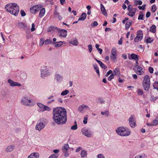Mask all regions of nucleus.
Segmentation results:
<instances>
[{
	"label": "nucleus",
	"instance_id": "10",
	"mask_svg": "<svg viewBox=\"0 0 158 158\" xmlns=\"http://www.w3.org/2000/svg\"><path fill=\"white\" fill-rule=\"evenodd\" d=\"M89 107L85 104H83L79 106L78 108V110L81 113H83L84 110H89Z\"/></svg>",
	"mask_w": 158,
	"mask_h": 158
},
{
	"label": "nucleus",
	"instance_id": "25",
	"mask_svg": "<svg viewBox=\"0 0 158 158\" xmlns=\"http://www.w3.org/2000/svg\"><path fill=\"white\" fill-rule=\"evenodd\" d=\"M45 12V10L44 8H43L41 9L39 14V17L40 18L43 17L44 15Z\"/></svg>",
	"mask_w": 158,
	"mask_h": 158
},
{
	"label": "nucleus",
	"instance_id": "39",
	"mask_svg": "<svg viewBox=\"0 0 158 158\" xmlns=\"http://www.w3.org/2000/svg\"><path fill=\"white\" fill-rule=\"evenodd\" d=\"M144 16V14L140 11L139 12V15L138 17V20H143V17Z\"/></svg>",
	"mask_w": 158,
	"mask_h": 158
},
{
	"label": "nucleus",
	"instance_id": "13",
	"mask_svg": "<svg viewBox=\"0 0 158 158\" xmlns=\"http://www.w3.org/2000/svg\"><path fill=\"white\" fill-rule=\"evenodd\" d=\"M8 82L10 84V86H21V84L20 83L15 82L10 79H8Z\"/></svg>",
	"mask_w": 158,
	"mask_h": 158
},
{
	"label": "nucleus",
	"instance_id": "32",
	"mask_svg": "<svg viewBox=\"0 0 158 158\" xmlns=\"http://www.w3.org/2000/svg\"><path fill=\"white\" fill-rule=\"evenodd\" d=\"M150 31L153 33L156 31V26L154 25H152L151 27Z\"/></svg>",
	"mask_w": 158,
	"mask_h": 158
},
{
	"label": "nucleus",
	"instance_id": "62",
	"mask_svg": "<svg viewBox=\"0 0 158 158\" xmlns=\"http://www.w3.org/2000/svg\"><path fill=\"white\" fill-rule=\"evenodd\" d=\"M95 59L96 60L97 62L98 63L100 66H101L102 65L103 63L101 61L97 60L96 58H95Z\"/></svg>",
	"mask_w": 158,
	"mask_h": 158
},
{
	"label": "nucleus",
	"instance_id": "43",
	"mask_svg": "<svg viewBox=\"0 0 158 158\" xmlns=\"http://www.w3.org/2000/svg\"><path fill=\"white\" fill-rule=\"evenodd\" d=\"M153 126H156L158 124V118H156L152 122Z\"/></svg>",
	"mask_w": 158,
	"mask_h": 158
},
{
	"label": "nucleus",
	"instance_id": "63",
	"mask_svg": "<svg viewBox=\"0 0 158 158\" xmlns=\"http://www.w3.org/2000/svg\"><path fill=\"white\" fill-rule=\"evenodd\" d=\"M88 118L87 117H85L84 118V120L83 121V122L84 124H86L87 123Z\"/></svg>",
	"mask_w": 158,
	"mask_h": 158
},
{
	"label": "nucleus",
	"instance_id": "18",
	"mask_svg": "<svg viewBox=\"0 0 158 158\" xmlns=\"http://www.w3.org/2000/svg\"><path fill=\"white\" fill-rule=\"evenodd\" d=\"M55 79L58 82L61 81L63 79V77L59 74H56L55 76Z\"/></svg>",
	"mask_w": 158,
	"mask_h": 158
},
{
	"label": "nucleus",
	"instance_id": "14",
	"mask_svg": "<svg viewBox=\"0 0 158 158\" xmlns=\"http://www.w3.org/2000/svg\"><path fill=\"white\" fill-rule=\"evenodd\" d=\"M58 32H60L59 36L65 38L67 35V30L64 29H60L58 28L57 31Z\"/></svg>",
	"mask_w": 158,
	"mask_h": 158
},
{
	"label": "nucleus",
	"instance_id": "50",
	"mask_svg": "<svg viewBox=\"0 0 158 158\" xmlns=\"http://www.w3.org/2000/svg\"><path fill=\"white\" fill-rule=\"evenodd\" d=\"M127 9L129 11L133 10V9H136L135 8H133L131 5H129L128 6Z\"/></svg>",
	"mask_w": 158,
	"mask_h": 158
},
{
	"label": "nucleus",
	"instance_id": "4",
	"mask_svg": "<svg viewBox=\"0 0 158 158\" xmlns=\"http://www.w3.org/2000/svg\"><path fill=\"white\" fill-rule=\"evenodd\" d=\"M41 77L42 78L44 79L45 77L50 75L52 74V71L50 68L47 66H45L41 69Z\"/></svg>",
	"mask_w": 158,
	"mask_h": 158
},
{
	"label": "nucleus",
	"instance_id": "27",
	"mask_svg": "<svg viewBox=\"0 0 158 158\" xmlns=\"http://www.w3.org/2000/svg\"><path fill=\"white\" fill-rule=\"evenodd\" d=\"M86 14L85 13H82L80 17L78 19V21H84L86 17Z\"/></svg>",
	"mask_w": 158,
	"mask_h": 158
},
{
	"label": "nucleus",
	"instance_id": "16",
	"mask_svg": "<svg viewBox=\"0 0 158 158\" xmlns=\"http://www.w3.org/2000/svg\"><path fill=\"white\" fill-rule=\"evenodd\" d=\"M45 126L44 123L40 122L39 123L37 124L36 126V129L39 131H40L45 127Z\"/></svg>",
	"mask_w": 158,
	"mask_h": 158
},
{
	"label": "nucleus",
	"instance_id": "20",
	"mask_svg": "<svg viewBox=\"0 0 158 158\" xmlns=\"http://www.w3.org/2000/svg\"><path fill=\"white\" fill-rule=\"evenodd\" d=\"M128 57L129 59L130 60L132 59L135 60H139V57L138 56L134 53H132L130 56H128Z\"/></svg>",
	"mask_w": 158,
	"mask_h": 158
},
{
	"label": "nucleus",
	"instance_id": "8",
	"mask_svg": "<svg viewBox=\"0 0 158 158\" xmlns=\"http://www.w3.org/2000/svg\"><path fill=\"white\" fill-rule=\"evenodd\" d=\"M37 106L40 109V111L44 112L45 111H49L51 110V108L48 106L44 105L41 103L38 102L37 103Z\"/></svg>",
	"mask_w": 158,
	"mask_h": 158
},
{
	"label": "nucleus",
	"instance_id": "41",
	"mask_svg": "<svg viewBox=\"0 0 158 158\" xmlns=\"http://www.w3.org/2000/svg\"><path fill=\"white\" fill-rule=\"evenodd\" d=\"M138 36H140L143 38V32L141 30H139L137 32V35Z\"/></svg>",
	"mask_w": 158,
	"mask_h": 158
},
{
	"label": "nucleus",
	"instance_id": "40",
	"mask_svg": "<svg viewBox=\"0 0 158 158\" xmlns=\"http://www.w3.org/2000/svg\"><path fill=\"white\" fill-rule=\"evenodd\" d=\"M53 42L50 39H47L45 40V45H47L49 44H53Z\"/></svg>",
	"mask_w": 158,
	"mask_h": 158
},
{
	"label": "nucleus",
	"instance_id": "51",
	"mask_svg": "<svg viewBox=\"0 0 158 158\" xmlns=\"http://www.w3.org/2000/svg\"><path fill=\"white\" fill-rule=\"evenodd\" d=\"M114 74L112 73L108 77V80L110 81L112 79L114 78Z\"/></svg>",
	"mask_w": 158,
	"mask_h": 158
},
{
	"label": "nucleus",
	"instance_id": "21",
	"mask_svg": "<svg viewBox=\"0 0 158 158\" xmlns=\"http://www.w3.org/2000/svg\"><path fill=\"white\" fill-rule=\"evenodd\" d=\"M54 15L55 17H57L59 20H60L62 19V17L60 15L59 13L56 10H55L54 12Z\"/></svg>",
	"mask_w": 158,
	"mask_h": 158
},
{
	"label": "nucleus",
	"instance_id": "29",
	"mask_svg": "<svg viewBox=\"0 0 158 158\" xmlns=\"http://www.w3.org/2000/svg\"><path fill=\"white\" fill-rule=\"evenodd\" d=\"M132 24V21L131 20H129L127 22L125 25V29L127 30L128 29Z\"/></svg>",
	"mask_w": 158,
	"mask_h": 158
},
{
	"label": "nucleus",
	"instance_id": "38",
	"mask_svg": "<svg viewBox=\"0 0 158 158\" xmlns=\"http://www.w3.org/2000/svg\"><path fill=\"white\" fill-rule=\"evenodd\" d=\"M134 5H135V6H137L138 5H141L142 3V2L141 1L139 0H135L134 1Z\"/></svg>",
	"mask_w": 158,
	"mask_h": 158
},
{
	"label": "nucleus",
	"instance_id": "15",
	"mask_svg": "<svg viewBox=\"0 0 158 158\" xmlns=\"http://www.w3.org/2000/svg\"><path fill=\"white\" fill-rule=\"evenodd\" d=\"M129 124L131 127H134L136 126L135 121L134 119L133 116H131L129 118Z\"/></svg>",
	"mask_w": 158,
	"mask_h": 158
},
{
	"label": "nucleus",
	"instance_id": "54",
	"mask_svg": "<svg viewBox=\"0 0 158 158\" xmlns=\"http://www.w3.org/2000/svg\"><path fill=\"white\" fill-rule=\"evenodd\" d=\"M88 48L89 50V52H91L92 51V45L91 44L88 45Z\"/></svg>",
	"mask_w": 158,
	"mask_h": 158
},
{
	"label": "nucleus",
	"instance_id": "52",
	"mask_svg": "<svg viewBox=\"0 0 158 158\" xmlns=\"http://www.w3.org/2000/svg\"><path fill=\"white\" fill-rule=\"evenodd\" d=\"M35 30V25L34 23H32L31 25V31L33 32Z\"/></svg>",
	"mask_w": 158,
	"mask_h": 158
},
{
	"label": "nucleus",
	"instance_id": "30",
	"mask_svg": "<svg viewBox=\"0 0 158 158\" xmlns=\"http://www.w3.org/2000/svg\"><path fill=\"white\" fill-rule=\"evenodd\" d=\"M133 10L129 11V12L127 13V15L131 16V17H133L134 16L135 12H136V9H133Z\"/></svg>",
	"mask_w": 158,
	"mask_h": 158
},
{
	"label": "nucleus",
	"instance_id": "7",
	"mask_svg": "<svg viewBox=\"0 0 158 158\" xmlns=\"http://www.w3.org/2000/svg\"><path fill=\"white\" fill-rule=\"evenodd\" d=\"M82 134L87 137H90L92 136V132L88 128L84 127L81 129Z\"/></svg>",
	"mask_w": 158,
	"mask_h": 158
},
{
	"label": "nucleus",
	"instance_id": "31",
	"mask_svg": "<svg viewBox=\"0 0 158 158\" xmlns=\"http://www.w3.org/2000/svg\"><path fill=\"white\" fill-rule=\"evenodd\" d=\"M69 148V144L68 143L64 144L62 147V150L63 151H68Z\"/></svg>",
	"mask_w": 158,
	"mask_h": 158
},
{
	"label": "nucleus",
	"instance_id": "26",
	"mask_svg": "<svg viewBox=\"0 0 158 158\" xmlns=\"http://www.w3.org/2000/svg\"><path fill=\"white\" fill-rule=\"evenodd\" d=\"M96 100L97 102L98 103L102 104L104 103V101L103 99L101 97H98L96 98Z\"/></svg>",
	"mask_w": 158,
	"mask_h": 158
},
{
	"label": "nucleus",
	"instance_id": "9",
	"mask_svg": "<svg viewBox=\"0 0 158 158\" xmlns=\"http://www.w3.org/2000/svg\"><path fill=\"white\" fill-rule=\"evenodd\" d=\"M42 6H43L41 5L34 6L30 8V12L32 14H35L37 11L41 9Z\"/></svg>",
	"mask_w": 158,
	"mask_h": 158
},
{
	"label": "nucleus",
	"instance_id": "64",
	"mask_svg": "<svg viewBox=\"0 0 158 158\" xmlns=\"http://www.w3.org/2000/svg\"><path fill=\"white\" fill-rule=\"evenodd\" d=\"M151 15V13L150 12H147L146 15V18H148Z\"/></svg>",
	"mask_w": 158,
	"mask_h": 158
},
{
	"label": "nucleus",
	"instance_id": "12",
	"mask_svg": "<svg viewBox=\"0 0 158 158\" xmlns=\"http://www.w3.org/2000/svg\"><path fill=\"white\" fill-rule=\"evenodd\" d=\"M54 96L51 95L49 96L47 98V103L48 105H50L54 103L55 102V99H54Z\"/></svg>",
	"mask_w": 158,
	"mask_h": 158
},
{
	"label": "nucleus",
	"instance_id": "34",
	"mask_svg": "<svg viewBox=\"0 0 158 158\" xmlns=\"http://www.w3.org/2000/svg\"><path fill=\"white\" fill-rule=\"evenodd\" d=\"M93 67L94 69L96 70L97 73L98 74V76H99V71L98 66L97 64H95L93 65Z\"/></svg>",
	"mask_w": 158,
	"mask_h": 158
},
{
	"label": "nucleus",
	"instance_id": "5",
	"mask_svg": "<svg viewBox=\"0 0 158 158\" xmlns=\"http://www.w3.org/2000/svg\"><path fill=\"white\" fill-rule=\"evenodd\" d=\"M142 85L145 91L148 90L150 87V77L148 75H146L144 77Z\"/></svg>",
	"mask_w": 158,
	"mask_h": 158
},
{
	"label": "nucleus",
	"instance_id": "22",
	"mask_svg": "<svg viewBox=\"0 0 158 158\" xmlns=\"http://www.w3.org/2000/svg\"><path fill=\"white\" fill-rule=\"evenodd\" d=\"M15 146L14 145H10L7 146L5 149V151L6 152H9L12 151Z\"/></svg>",
	"mask_w": 158,
	"mask_h": 158
},
{
	"label": "nucleus",
	"instance_id": "42",
	"mask_svg": "<svg viewBox=\"0 0 158 158\" xmlns=\"http://www.w3.org/2000/svg\"><path fill=\"white\" fill-rule=\"evenodd\" d=\"M138 94L139 95H143V90L140 89H138L137 90Z\"/></svg>",
	"mask_w": 158,
	"mask_h": 158
},
{
	"label": "nucleus",
	"instance_id": "44",
	"mask_svg": "<svg viewBox=\"0 0 158 158\" xmlns=\"http://www.w3.org/2000/svg\"><path fill=\"white\" fill-rule=\"evenodd\" d=\"M154 40L151 38L148 37L146 40V42L147 43H152Z\"/></svg>",
	"mask_w": 158,
	"mask_h": 158
},
{
	"label": "nucleus",
	"instance_id": "37",
	"mask_svg": "<svg viewBox=\"0 0 158 158\" xmlns=\"http://www.w3.org/2000/svg\"><path fill=\"white\" fill-rule=\"evenodd\" d=\"M18 26L19 28L23 29H24L26 27L25 24L23 22L19 23Z\"/></svg>",
	"mask_w": 158,
	"mask_h": 158
},
{
	"label": "nucleus",
	"instance_id": "56",
	"mask_svg": "<svg viewBox=\"0 0 158 158\" xmlns=\"http://www.w3.org/2000/svg\"><path fill=\"white\" fill-rule=\"evenodd\" d=\"M77 128V125H74L72 126L71 127V129L72 130H76Z\"/></svg>",
	"mask_w": 158,
	"mask_h": 158
},
{
	"label": "nucleus",
	"instance_id": "46",
	"mask_svg": "<svg viewBox=\"0 0 158 158\" xmlns=\"http://www.w3.org/2000/svg\"><path fill=\"white\" fill-rule=\"evenodd\" d=\"M45 44L44 39V38H41L40 40V45L42 46L44 44Z\"/></svg>",
	"mask_w": 158,
	"mask_h": 158
},
{
	"label": "nucleus",
	"instance_id": "49",
	"mask_svg": "<svg viewBox=\"0 0 158 158\" xmlns=\"http://www.w3.org/2000/svg\"><path fill=\"white\" fill-rule=\"evenodd\" d=\"M156 10V8L155 5H154L152 6L151 11L153 12H154Z\"/></svg>",
	"mask_w": 158,
	"mask_h": 158
},
{
	"label": "nucleus",
	"instance_id": "2",
	"mask_svg": "<svg viewBox=\"0 0 158 158\" xmlns=\"http://www.w3.org/2000/svg\"><path fill=\"white\" fill-rule=\"evenodd\" d=\"M7 12L15 16H17L19 12V7L16 3H10L7 4L5 6Z\"/></svg>",
	"mask_w": 158,
	"mask_h": 158
},
{
	"label": "nucleus",
	"instance_id": "24",
	"mask_svg": "<svg viewBox=\"0 0 158 158\" xmlns=\"http://www.w3.org/2000/svg\"><path fill=\"white\" fill-rule=\"evenodd\" d=\"M101 10L103 15L105 16H107V14L106 10L102 4H100Z\"/></svg>",
	"mask_w": 158,
	"mask_h": 158
},
{
	"label": "nucleus",
	"instance_id": "23",
	"mask_svg": "<svg viewBox=\"0 0 158 158\" xmlns=\"http://www.w3.org/2000/svg\"><path fill=\"white\" fill-rule=\"evenodd\" d=\"M69 43L73 45L77 46L78 44V42L76 38H73L69 41Z\"/></svg>",
	"mask_w": 158,
	"mask_h": 158
},
{
	"label": "nucleus",
	"instance_id": "45",
	"mask_svg": "<svg viewBox=\"0 0 158 158\" xmlns=\"http://www.w3.org/2000/svg\"><path fill=\"white\" fill-rule=\"evenodd\" d=\"M69 93V91L68 90H65L64 91L62 92L61 93V95L62 96L65 95Z\"/></svg>",
	"mask_w": 158,
	"mask_h": 158
},
{
	"label": "nucleus",
	"instance_id": "59",
	"mask_svg": "<svg viewBox=\"0 0 158 158\" xmlns=\"http://www.w3.org/2000/svg\"><path fill=\"white\" fill-rule=\"evenodd\" d=\"M98 23L97 21H95L94 22L93 24L91 25L92 27H96L98 26Z\"/></svg>",
	"mask_w": 158,
	"mask_h": 158
},
{
	"label": "nucleus",
	"instance_id": "11",
	"mask_svg": "<svg viewBox=\"0 0 158 158\" xmlns=\"http://www.w3.org/2000/svg\"><path fill=\"white\" fill-rule=\"evenodd\" d=\"M117 55L116 49L115 48H112L111 52L110 58L113 60H115Z\"/></svg>",
	"mask_w": 158,
	"mask_h": 158
},
{
	"label": "nucleus",
	"instance_id": "19",
	"mask_svg": "<svg viewBox=\"0 0 158 158\" xmlns=\"http://www.w3.org/2000/svg\"><path fill=\"white\" fill-rule=\"evenodd\" d=\"M39 153L37 152H34L31 153L27 158H39Z\"/></svg>",
	"mask_w": 158,
	"mask_h": 158
},
{
	"label": "nucleus",
	"instance_id": "48",
	"mask_svg": "<svg viewBox=\"0 0 158 158\" xmlns=\"http://www.w3.org/2000/svg\"><path fill=\"white\" fill-rule=\"evenodd\" d=\"M58 155L57 154H54L51 155L49 158H57Z\"/></svg>",
	"mask_w": 158,
	"mask_h": 158
},
{
	"label": "nucleus",
	"instance_id": "33",
	"mask_svg": "<svg viewBox=\"0 0 158 158\" xmlns=\"http://www.w3.org/2000/svg\"><path fill=\"white\" fill-rule=\"evenodd\" d=\"M53 44L55 45V47H60L63 44V42L62 41L58 42H55L54 43H53Z\"/></svg>",
	"mask_w": 158,
	"mask_h": 158
},
{
	"label": "nucleus",
	"instance_id": "53",
	"mask_svg": "<svg viewBox=\"0 0 158 158\" xmlns=\"http://www.w3.org/2000/svg\"><path fill=\"white\" fill-rule=\"evenodd\" d=\"M146 5L145 4L143 5L142 6H139L138 7L139 10H144L145 8Z\"/></svg>",
	"mask_w": 158,
	"mask_h": 158
},
{
	"label": "nucleus",
	"instance_id": "57",
	"mask_svg": "<svg viewBox=\"0 0 158 158\" xmlns=\"http://www.w3.org/2000/svg\"><path fill=\"white\" fill-rule=\"evenodd\" d=\"M97 157L98 158H105L103 155L102 154H100L98 155Z\"/></svg>",
	"mask_w": 158,
	"mask_h": 158
},
{
	"label": "nucleus",
	"instance_id": "60",
	"mask_svg": "<svg viewBox=\"0 0 158 158\" xmlns=\"http://www.w3.org/2000/svg\"><path fill=\"white\" fill-rule=\"evenodd\" d=\"M21 15L22 17L26 15V14L25 11L24 10H21Z\"/></svg>",
	"mask_w": 158,
	"mask_h": 158
},
{
	"label": "nucleus",
	"instance_id": "3",
	"mask_svg": "<svg viewBox=\"0 0 158 158\" xmlns=\"http://www.w3.org/2000/svg\"><path fill=\"white\" fill-rule=\"evenodd\" d=\"M115 131L117 134L122 136H127L131 134L130 130H127L122 127H118Z\"/></svg>",
	"mask_w": 158,
	"mask_h": 158
},
{
	"label": "nucleus",
	"instance_id": "6",
	"mask_svg": "<svg viewBox=\"0 0 158 158\" xmlns=\"http://www.w3.org/2000/svg\"><path fill=\"white\" fill-rule=\"evenodd\" d=\"M22 103L23 105L27 106H32L34 104L31 99H28L26 97L23 98L21 100Z\"/></svg>",
	"mask_w": 158,
	"mask_h": 158
},
{
	"label": "nucleus",
	"instance_id": "47",
	"mask_svg": "<svg viewBox=\"0 0 158 158\" xmlns=\"http://www.w3.org/2000/svg\"><path fill=\"white\" fill-rule=\"evenodd\" d=\"M86 155V152L84 150L82 151L81 156L82 157H85Z\"/></svg>",
	"mask_w": 158,
	"mask_h": 158
},
{
	"label": "nucleus",
	"instance_id": "17",
	"mask_svg": "<svg viewBox=\"0 0 158 158\" xmlns=\"http://www.w3.org/2000/svg\"><path fill=\"white\" fill-rule=\"evenodd\" d=\"M135 67L136 69V70H136V72L138 74L141 75L143 74L144 73L142 71L143 69L141 67L136 65Z\"/></svg>",
	"mask_w": 158,
	"mask_h": 158
},
{
	"label": "nucleus",
	"instance_id": "1",
	"mask_svg": "<svg viewBox=\"0 0 158 158\" xmlns=\"http://www.w3.org/2000/svg\"><path fill=\"white\" fill-rule=\"evenodd\" d=\"M53 119L58 125L65 123L67 122V113L64 107H58L53 109Z\"/></svg>",
	"mask_w": 158,
	"mask_h": 158
},
{
	"label": "nucleus",
	"instance_id": "58",
	"mask_svg": "<svg viewBox=\"0 0 158 158\" xmlns=\"http://www.w3.org/2000/svg\"><path fill=\"white\" fill-rule=\"evenodd\" d=\"M153 86L154 88H156V87L158 86V81H155L153 85Z\"/></svg>",
	"mask_w": 158,
	"mask_h": 158
},
{
	"label": "nucleus",
	"instance_id": "55",
	"mask_svg": "<svg viewBox=\"0 0 158 158\" xmlns=\"http://www.w3.org/2000/svg\"><path fill=\"white\" fill-rule=\"evenodd\" d=\"M148 70H149V72L151 73H153L154 69H153V68H152V67H149L148 68Z\"/></svg>",
	"mask_w": 158,
	"mask_h": 158
},
{
	"label": "nucleus",
	"instance_id": "36",
	"mask_svg": "<svg viewBox=\"0 0 158 158\" xmlns=\"http://www.w3.org/2000/svg\"><path fill=\"white\" fill-rule=\"evenodd\" d=\"M114 75H118L119 76L120 73L119 69L115 68L114 70Z\"/></svg>",
	"mask_w": 158,
	"mask_h": 158
},
{
	"label": "nucleus",
	"instance_id": "61",
	"mask_svg": "<svg viewBox=\"0 0 158 158\" xmlns=\"http://www.w3.org/2000/svg\"><path fill=\"white\" fill-rule=\"evenodd\" d=\"M157 98L153 96H152L150 98V100L151 101H155L157 99Z\"/></svg>",
	"mask_w": 158,
	"mask_h": 158
},
{
	"label": "nucleus",
	"instance_id": "35",
	"mask_svg": "<svg viewBox=\"0 0 158 158\" xmlns=\"http://www.w3.org/2000/svg\"><path fill=\"white\" fill-rule=\"evenodd\" d=\"M143 38L140 36H136V37L134 39V41L135 42L137 43L140 41Z\"/></svg>",
	"mask_w": 158,
	"mask_h": 158
},
{
	"label": "nucleus",
	"instance_id": "28",
	"mask_svg": "<svg viewBox=\"0 0 158 158\" xmlns=\"http://www.w3.org/2000/svg\"><path fill=\"white\" fill-rule=\"evenodd\" d=\"M58 30V28L56 27L50 26L49 27V28L48 29L47 31L48 32H51L53 30H56L57 31Z\"/></svg>",
	"mask_w": 158,
	"mask_h": 158
}]
</instances>
